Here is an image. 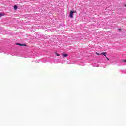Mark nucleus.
<instances>
[{"mask_svg":"<svg viewBox=\"0 0 126 126\" xmlns=\"http://www.w3.org/2000/svg\"><path fill=\"white\" fill-rule=\"evenodd\" d=\"M76 11H70V12L69 14V16L70 18H73V13H75Z\"/></svg>","mask_w":126,"mask_h":126,"instance_id":"f257e3e1","label":"nucleus"},{"mask_svg":"<svg viewBox=\"0 0 126 126\" xmlns=\"http://www.w3.org/2000/svg\"><path fill=\"white\" fill-rule=\"evenodd\" d=\"M16 45L18 46H24V47H26V44H20V43H16Z\"/></svg>","mask_w":126,"mask_h":126,"instance_id":"f03ea898","label":"nucleus"},{"mask_svg":"<svg viewBox=\"0 0 126 126\" xmlns=\"http://www.w3.org/2000/svg\"><path fill=\"white\" fill-rule=\"evenodd\" d=\"M106 54H107L106 52H102L100 53V55H103L105 57H107V55H106Z\"/></svg>","mask_w":126,"mask_h":126,"instance_id":"7ed1b4c3","label":"nucleus"},{"mask_svg":"<svg viewBox=\"0 0 126 126\" xmlns=\"http://www.w3.org/2000/svg\"><path fill=\"white\" fill-rule=\"evenodd\" d=\"M14 10H17V6L14 5Z\"/></svg>","mask_w":126,"mask_h":126,"instance_id":"20e7f679","label":"nucleus"},{"mask_svg":"<svg viewBox=\"0 0 126 126\" xmlns=\"http://www.w3.org/2000/svg\"><path fill=\"white\" fill-rule=\"evenodd\" d=\"M4 15V14L0 13V17H1L2 16H3Z\"/></svg>","mask_w":126,"mask_h":126,"instance_id":"39448f33","label":"nucleus"},{"mask_svg":"<svg viewBox=\"0 0 126 126\" xmlns=\"http://www.w3.org/2000/svg\"><path fill=\"white\" fill-rule=\"evenodd\" d=\"M63 57H66L67 56V54H63Z\"/></svg>","mask_w":126,"mask_h":126,"instance_id":"423d86ee","label":"nucleus"},{"mask_svg":"<svg viewBox=\"0 0 126 126\" xmlns=\"http://www.w3.org/2000/svg\"><path fill=\"white\" fill-rule=\"evenodd\" d=\"M96 55H98V56H101V54L98 53V52H96Z\"/></svg>","mask_w":126,"mask_h":126,"instance_id":"0eeeda50","label":"nucleus"},{"mask_svg":"<svg viewBox=\"0 0 126 126\" xmlns=\"http://www.w3.org/2000/svg\"><path fill=\"white\" fill-rule=\"evenodd\" d=\"M56 54V56H57V57H60V54H58L57 53H55Z\"/></svg>","mask_w":126,"mask_h":126,"instance_id":"6e6552de","label":"nucleus"},{"mask_svg":"<svg viewBox=\"0 0 126 126\" xmlns=\"http://www.w3.org/2000/svg\"><path fill=\"white\" fill-rule=\"evenodd\" d=\"M121 30H122V29H118L119 31H121Z\"/></svg>","mask_w":126,"mask_h":126,"instance_id":"1a4fd4ad","label":"nucleus"},{"mask_svg":"<svg viewBox=\"0 0 126 126\" xmlns=\"http://www.w3.org/2000/svg\"><path fill=\"white\" fill-rule=\"evenodd\" d=\"M106 58H107V59L108 60V61H109V60H110V59H109V58H108V57H106Z\"/></svg>","mask_w":126,"mask_h":126,"instance_id":"9d476101","label":"nucleus"},{"mask_svg":"<svg viewBox=\"0 0 126 126\" xmlns=\"http://www.w3.org/2000/svg\"><path fill=\"white\" fill-rule=\"evenodd\" d=\"M124 63H126V60H124Z\"/></svg>","mask_w":126,"mask_h":126,"instance_id":"9b49d317","label":"nucleus"},{"mask_svg":"<svg viewBox=\"0 0 126 126\" xmlns=\"http://www.w3.org/2000/svg\"><path fill=\"white\" fill-rule=\"evenodd\" d=\"M125 7H126V5H125Z\"/></svg>","mask_w":126,"mask_h":126,"instance_id":"f8f14e48","label":"nucleus"}]
</instances>
